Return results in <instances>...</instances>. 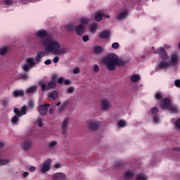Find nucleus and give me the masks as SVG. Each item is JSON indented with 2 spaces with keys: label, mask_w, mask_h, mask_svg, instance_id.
<instances>
[{
  "label": "nucleus",
  "mask_w": 180,
  "mask_h": 180,
  "mask_svg": "<svg viewBox=\"0 0 180 180\" xmlns=\"http://www.w3.org/2000/svg\"><path fill=\"white\" fill-rule=\"evenodd\" d=\"M178 61H179V56L178 54L173 53L170 56V61L169 62L170 67H175L178 64Z\"/></svg>",
  "instance_id": "nucleus-7"
},
{
  "label": "nucleus",
  "mask_w": 180,
  "mask_h": 180,
  "mask_svg": "<svg viewBox=\"0 0 180 180\" xmlns=\"http://www.w3.org/2000/svg\"><path fill=\"white\" fill-rule=\"evenodd\" d=\"M52 180H65V174L63 173H56L53 174Z\"/></svg>",
  "instance_id": "nucleus-18"
},
{
  "label": "nucleus",
  "mask_w": 180,
  "mask_h": 180,
  "mask_svg": "<svg viewBox=\"0 0 180 180\" xmlns=\"http://www.w3.org/2000/svg\"><path fill=\"white\" fill-rule=\"evenodd\" d=\"M171 105V100L169 98H164L160 103V108L162 109H168Z\"/></svg>",
  "instance_id": "nucleus-13"
},
{
  "label": "nucleus",
  "mask_w": 180,
  "mask_h": 180,
  "mask_svg": "<svg viewBox=\"0 0 180 180\" xmlns=\"http://www.w3.org/2000/svg\"><path fill=\"white\" fill-rule=\"evenodd\" d=\"M27 110V107L26 105H23L21 108V110H19V108H15L13 109V112L15 113V115L11 119V123L14 126H17L19 124V118L22 117V116L26 115Z\"/></svg>",
  "instance_id": "nucleus-2"
},
{
  "label": "nucleus",
  "mask_w": 180,
  "mask_h": 180,
  "mask_svg": "<svg viewBox=\"0 0 180 180\" xmlns=\"http://www.w3.org/2000/svg\"><path fill=\"white\" fill-rule=\"evenodd\" d=\"M117 124L119 127H126L127 124L126 123L125 120H121L117 122Z\"/></svg>",
  "instance_id": "nucleus-31"
},
{
  "label": "nucleus",
  "mask_w": 180,
  "mask_h": 180,
  "mask_svg": "<svg viewBox=\"0 0 180 180\" xmlns=\"http://www.w3.org/2000/svg\"><path fill=\"white\" fill-rule=\"evenodd\" d=\"M22 69L25 72H29V71H30V66L28 64H25Z\"/></svg>",
  "instance_id": "nucleus-39"
},
{
  "label": "nucleus",
  "mask_w": 180,
  "mask_h": 180,
  "mask_svg": "<svg viewBox=\"0 0 180 180\" xmlns=\"http://www.w3.org/2000/svg\"><path fill=\"white\" fill-rule=\"evenodd\" d=\"M57 82L56 79L53 78L51 82H50L47 85V89H53L56 88V82Z\"/></svg>",
  "instance_id": "nucleus-22"
},
{
  "label": "nucleus",
  "mask_w": 180,
  "mask_h": 180,
  "mask_svg": "<svg viewBox=\"0 0 180 180\" xmlns=\"http://www.w3.org/2000/svg\"><path fill=\"white\" fill-rule=\"evenodd\" d=\"M74 91H75L74 87L71 86V87H70V88L68 89L67 91L68 92V94H72V93L74 92Z\"/></svg>",
  "instance_id": "nucleus-49"
},
{
  "label": "nucleus",
  "mask_w": 180,
  "mask_h": 180,
  "mask_svg": "<svg viewBox=\"0 0 180 180\" xmlns=\"http://www.w3.org/2000/svg\"><path fill=\"white\" fill-rule=\"evenodd\" d=\"M7 164H9V160L0 159V165H7Z\"/></svg>",
  "instance_id": "nucleus-41"
},
{
  "label": "nucleus",
  "mask_w": 180,
  "mask_h": 180,
  "mask_svg": "<svg viewBox=\"0 0 180 180\" xmlns=\"http://www.w3.org/2000/svg\"><path fill=\"white\" fill-rule=\"evenodd\" d=\"M21 147L24 151H27V150H30V148L33 147V141L30 138L25 139Z\"/></svg>",
  "instance_id": "nucleus-5"
},
{
  "label": "nucleus",
  "mask_w": 180,
  "mask_h": 180,
  "mask_svg": "<svg viewBox=\"0 0 180 180\" xmlns=\"http://www.w3.org/2000/svg\"><path fill=\"white\" fill-rule=\"evenodd\" d=\"M58 84H64V77H60L58 79Z\"/></svg>",
  "instance_id": "nucleus-54"
},
{
  "label": "nucleus",
  "mask_w": 180,
  "mask_h": 180,
  "mask_svg": "<svg viewBox=\"0 0 180 180\" xmlns=\"http://www.w3.org/2000/svg\"><path fill=\"white\" fill-rule=\"evenodd\" d=\"M153 122H155V123H158V116L157 115L153 116Z\"/></svg>",
  "instance_id": "nucleus-53"
},
{
  "label": "nucleus",
  "mask_w": 180,
  "mask_h": 180,
  "mask_svg": "<svg viewBox=\"0 0 180 180\" xmlns=\"http://www.w3.org/2000/svg\"><path fill=\"white\" fill-rule=\"evenodd\" d=\"M70 123V118L67 117L65 118L62 124V131L63 134H65L68 131V124Z\"/></svg>",
  "instance_id": "nucleus-14"
},
{
  "label": "nucleus",
  "mask_w": 180,
  "mask_h": 180,
  "mask_svg": "<svg viewBox=\"0 0 180 180\" xmlns=\"http://www.w3.org/2000/svg\"><path fill=\"white\" fill-rule=\"evenodd\" d=\"M116 65H126V60L120 58L116 56Z\"/></svg>",
  "instance_id": "nucleus-28"
},
{
  "label": "nucleus",
  "mask_w": 180,
  "mask_h": 180,
  "mask_svg": "<svg viewBox=\"0 0 180 180\" xmlns=\"http://www.w3.org/2000/svg\"><path fill=\"white\" fill-rule=\"evenodd\" d=\"M63 82L65 85H70V84H71V81H70V79H66Z\"/></svg>",
  "instance_id": "nucleus-59"
},
{
  "label": "nucleus",
  "mask_w": 180,
  "mask_h": 180,
  "mask_svg": "<svg viewBox=\"0 0 180 180\" xmlns=\"http://www.w3.org/2000/svg\"><path fill=\"white\" fill-rule=\"evenodd\" d=\"M173 151L179 152L180 151V148H173Z\"/></svg>",
  "instance_id": "nucleus-64"
},
{
  "label": "nucleus",
  "mask_w": 180,
  "mask_h": 180,
  "mask_svg": "<svg viewBox=\"0 0 180 180\" xmlns=\"http://www.w3.org/2000/svg\"><path fill=\"white\" fill-rule=\"evenodd\" d=\"M158 67L162 70H167L171 67V65L169 64V62L167 61V60H162L160 62Z\"/></svg>",
  "instance_id": "nucleus-15"
},
{
  "label": "nucleus",
  "mask_w": 180,
  "mask_h": 180,
  "mask_svg": "<svg viewBox=\"0 0 180 180\" xmlns=\"http://www.w3.org/2000/svg\"><path fill=\"white\" fill-rule=\"evenodd\" d=\"M134 176V173L127 171L124 174V179H131Z\"/></svg>",
  "instance_id": "nucleus-24"
},
{
  "label": "nucleus",
  "mask_w": 180,
  "mask_h": 180,
  "mask_svg": "<svg viewBox=\"0 0 180 180\" xmlns=\"http://www.w3.org/2000/svg\"><path fill=\"white\" fill-rule=\"evenodd\" d=\"M89 127L91 130H98L101 127V122L98 121H91L89 123Z\"/></svg>",
  "instance_id": "nucleus-11"
},
{
  "label": "nucleus",
  "mask_w": 180,
  "mask_h": 180,
  "mask_svg": "<svg viewBox=\"0 0 180 180\" xmlns=\"http://www.w3.org/2000/svg\"><path fill=\"white\" fill-rule=\"evenodd\" d=\"M47 31L41 30L37 32V36L42 39V44L45 46L46 51L48 53H53L56 56L60 54H65L67 53V48H61V44L57 40L51 37H47Z\"/></svg>",
  "instance_id": "nucleus-1"
},
{
  "label": "nucleus",
  "mask_w": 180,
  "mask_h": 180,
  "mask_svg": "<svg viewBox=\"0 0 180 180\" xmlns=\"http://www.w3.org/2000/svg\"><path fill=\"white\" fill-rule=\"evenodd\" d=\"M4 147H5V143L0 142V148H4Z\"/></svg>",
  "instance_id": "nucleus-62"
},
{
  "label": "nucleus",
  "mask_w": 180,
  "mask_h": 180,
  "mask_svg": "<svg viewBox=\"0 0 180 180\" xmlns=\"http://www.w3.org/2000/svg\"><path fill=\"white\" fill-rule=\"evenodd\" d=\"M68 105V101H65L61 106L65 108V107Z\"/></svg>",
  "instance_id": "nucleus-60"
},
{
  "label": "nucleus",
  "mask_w": 180,
  "mask_h": 180,
  "mask_svg": "<svg viewBox=\"0 0 180 180\" xmlns=\"http://www.w3.org/2000/svg\"><path fill=\"white\" fill-rule=\"evenodd\" d=\"M64 107H62V105H60V107L58 109V113H62L63 110H64Z\"/></svg>",
  "instance_id": "nucleus-61"
},
{
  "label": "nucleus",
  "mask_w": 180,
  "mask_h": 180,
  "mask_svg": "<svg viewBox=\"0 0 180 180\" xmlns=\"http://www.w3.org/2000/svg\"><path fill=\"white\" fill-rule=\"evenodd\" d=\"M129 13H130V11L128 9L122 11L117 15V20H124V19H127V16H129Z\"/></svg>",
  "instance_id": "nucleus-8"
},
{
  "label": "nucleus",
  "mask_w": 180,
  "mask_h": 180,
  "mask_svg": "<svg viewBox=\"0 0 180 180\" xmlns=\"http://www.w3.org/2000/svg\"><path fill=\"white\" fill-rule=\"evenodd\" d=\"M96 27H98V25H96V24L90 25L91 32H96Z\"/></svg>",
  "instance_id": "nucleus-43"
},
{
  "label": "nucleus",
  "mask_w": 180,
  "mask_h": 180,
  "mask_svg": "<svg viewBox=\"0 0 180 180\" xmlns=\"http://www.w3.org/2000/svg\"><path fill=\"white\" fill-rule=\"evenodd\" d=\"M46 56V53L43 51H40L37 52V56L35 57V61L37 63H40L41 61V58H43Z\"/></svg>",
  "instance_id": "nucleus-19"
},
{
  "label": "nucleus",
  "mask_w": 180,
  "mask_h": 180,
  "mask_svg": "<svg viewBox=\"0 0 180 180\" xmlns=\"http://www.w3.org/2000/svg\"><path fill=\"white\" fill-rule=\"evenodd\" d=\"M80 22L82 23V25H88V23L89 22V20L86 18H82L80 19Z\"/></svg>",
  "instance_id": "nucleus-35"
},
{
  "label": "nucleus",
  "mask_w": 180,
  "mask_h": 180,
  "mask_svg": "<svg viewBox=\"0 0 180 180\" xmlns=\"http://www.w3.org/2000/svg\"><path fill=\"white\" fill-rule=\"evenodd\" d=\"M39 85L41 88V91L44 92V91H46V89H47V84L46 83H44V82H41L39 83Z\"/></svg>",
  "instance_id": "nucleus-34"
},
{
  "label": "nucleus",
  "mask_w": 180,
  "mask_h": 180,
  "mask_svg": "<svg viewBox=\"0 0 180 180\" xmlns=\"http://www.w3.org/2000/svg\"><path fill=\"white\" fill-rule=\"evenodd\" d=\"M136 180H147V176L141 173L136 176Z\"/></svg>",
  "instance_id": "nucleus-33"
},
{
  "label": "nucleus",
  "mask_w": 180,
  "mask_h": 180,
  "mask_svg": "<svg viewBox=\"0 0 180 180\" xmlns=\"http://www.w3.org/2000/svg\"><path fill=\"white\" fill-rule=\"evenodd\" d=\"M75 30L78 36H82L85 32V27L82 25H79L75 28Z\"/></svg>",
  "instance_id": "nucleus-16"
},
{
  "label": "nucleus",
  "mask_w": 180,
  "mask_h": 180,
  "mask_svg": "<svg viewBox=\"0 0 180 180\" xmlns=\"http://www.w3.org/2000/svg\"><path fill=\"white\" fill-rule=\"evenodd\" d=\"M13 95L15 98H18V96H25V91H23V90H15L13 92Z\"/></svg>",
  "instance_id": "nucleus-21"
},
{
  "label": "nucleus",
  "mask_w": 180,
  "mask_h": 180,
  "mask_svg": "<svg viewBox=\"0 0 180 180\" xmlns=\"http://www.w3.org/2000/svg\"><path fill=\"white\" fill-rule=\"evenodd\" d=\"M44 64H45L46 65H50V64H51V60L47 59V60L44 62Z\"/></svg>",
  "instance_id": "nucleus-55"
},
{
  "label": "nucleus",
  "mask_w": 180,
  "mask_h": 180,
  "mask_svg": "<svg viewBox=\"0 0 180 180\" xmlns=\"http://www.w3.org/2000/svg\"><path fill=\"white\" fill-rule=\"evenodd\" d=\"M60 61V57L58 56H56L54 58H53V63L54 64H57V63Z\"/></svg>",
  "instance_id": "nucleus-51"
},
{
  "label": "nucleus",
  "mask_w": 180,
  "mask_h": 180,
  "mask_svg": "<svg viewBox=\"0 0 180 180\" xmlns=\"http://www.w3.org/2000/svg\"><path fill=\"white\" fill-rule=\"evenodd\" d=\"M8 53V46H4L0 49V55L5 56Z\"/></svg>",
  "instance_id": "nucleus-32"
},
{
  "label": "nucleus",
  "mask_w": 180,
  "mask_h": 180,
  "mask_svg": "<svg viewBox=\"0 0 180 180\" xmlns=\"http://www.w3.org/2000/svg\"><path fill=\"white\" fill-rule=\"evenodd\" d=\"M131 82H139L140 81V75L134 74L130 78Z\"/></svg>",
  "instance_id": "nucleus-27"
},
{
  "label": "nucleus",
  "mask_w": 180,
  "mask_h": 180,
  "mask_svg": "<svg viewBox=\"0 0 180 180\" xmlns=\"http://www.w3.org/2000/svg\"><path fill=\"white\" fill-rule=\"evenodd\" d=\"M29 171H30V172H34V171H36V167L34 166H32L29 168Z\"/></svg>",
  "instance_id": "nucleus-57"
},
{
  "label": "nucleus",
  "mask_w": 180,
  "mask_h": 180,
  "mask_svg": "<svg viewBox=\"0 0 180 180\" xmlns=\"http://www.w3.org/2000/svg\"><path fill=\"white\" fill-rule=\"evenodd\" d=\"M119 47H120V44H119V43H117V42H114L112 44V49L117 50V49H119Z\"/></svg>",
  "instance_id": "nucleus-40"
},
{
  "label": "nucleus",
  "mask_w": 180,
  "mask_h": 180,
  "mask_svg": "<svg viewBox=\"0 0 180 180\" xmlns=\"http://www.w3.org/2000/svg\"><path fill=\"white\" fill-rule=\"evenodd\" d=\"M155 98L158 99V101H161V99H162V95L161 93L158 92L155 94Z\"/></svg>",
  "instance_id": "nucleus-37"
},
{
  "label": "nucleus",
  "mask_w": 180,
  "mask_h": 180,
  "mask_svg": "<svg viewBox=\"0 0 180 180\" xmlns=\"http://www.w3.org/2000/svg\"><path fill=\"white\" fill-rule=\"evenodd\" d=\"M170 112H173V113H177L178 112V108L175 105H169V108H167Z\"/></svg>",
  "instance_id": "nucleus-30"
},
{
  "label": "nucleus",
  "mask_w": 180,
  "mask_h": 180,
  "mask_svg": "<svg viewBox=\"0 0 180 180\" xmlns=\"http://www.w3.org/2000/svg\"><path fill=\"white\" fill-rule=\"evenodd\" d=\"M174 85L175 86H176L177 88H180V79H176L174 82Z\"/></svg>",
  "instance_id": "nucleus-47"
},
{
  "label": "nucleus",
  "mask_w": 180,
  "mask_h": 180,
  "mask_svg": "<svg viewBox=\"0 0 180 180\" xmlns=\"http://www.w3.org/2000/svg\"><path fill=\"white\" fill-rule=\"evenodd\" d=\"M26 63L30 67V68H33V66L36 65V63L34 62V60H33L32 58H27Z\"/></svg>",
  "instance_id": "nucleus-26"
},
{
  "label": "nucleus",
  "mask_w": 180,
  "mask_h": 180,
  "mask_svg": "<svg viewBox=\"0 0 180 180\" xmlns=\"http://www.w3.org/2000/svg\"><path fill=\"white\" fill-rule=\"evenodd\" d=\"M29 78V75L27 73H23V74H20L17 76V79H23V81H27V79Z\"/></svg>",
  "instance_id": "nucleus-25"
},
{
  "label": "nucleus",
  "mask_w": 180,
  "mask_h": 180,
  "mask_svg": "<svg viewBox=\"0 0 180 180\" xmlns=\"http://www.w3.org/2000/svg\"><path fill=\"white\" fill-rule=\"evenodd\" d=\"M56 144H57V141H53L49 143V148H54V147L56 146Z\"/></svg>",
  "instance_id": "nucleus-38"
},
{
  "label": "nucleus",
  "mask_w": 180,
  "mask_h": 180,
  "mask_svg": "<svg viewBox=\"0 0 180 180\" xmlns=\"http://www.w3.org/2000/svg\"><path fill=\"white\" fill-rule=\"evenodd\" d=\"M93 70L94 72H99V66L98 65H94Z\"/></svg>",
  "instance_id": "nucleus-48"
},
{
  "label": "nucleus",
  "mask_w": 180,
  "mask_h": 180,
  "mask_svg": "<svg viewBox=\"0 0 180 180\" xmlns=\"http://www.w3.org/2000/svg\"><path fill=\"white\" fill-rule=\"evenodd\" d=\"M51 164V159H47L43 164L41 167L42 172H49L50 171V165Z\"/></svg>",
  "instance_id": "nucleus-9"
},
{
  "label": "nucleus",
  "mask_w": 180,
  "mask_h": 180,
  "mask_svg": "<svg viewBox=\"0 0 180 180\" xmlns=\"http://www.w3.org/2000/svg\"><path fill=\"white\" fill-rule=\"evenodd\" d=\"M22 176L23 178H27L29 176V173L28 172H25L23 174H22Z\"/></svg>",
  "instance_id": "nucleus-58"
},
{
  "label": "nucleus",
  "mask_w": 180,
  "mask_h": 180,
  "mask_svg": "<svg viewBox=\"0 0 180 180\" xmlns=\"http://www.w3.org/2000/svg\"><path fill=\"white\" fill-rule=\"evenodd\" d=\"M2 103H3L4 106H8L9 101H8V100H3Z\"/></svg>",
  "instance_id": "nucleus-56"
},
{
  "label": "nucleus",
  "mask_w": 180,
  "mask_h": 180,
  "mask_svg": "<svg viewBox=\"0 0 180 180\" xmlns=\"http://www.w3.org/2000/svg\"><path fill=\"white\" fill-rule=\"evenodd\" d=\"M103 63L107 65L110 71H115L116 68V55L110 54L103 59Z\"/></svg>",
  "instance_id": "nucleus-3"
},
{
  "label": "nucleus",
  "mask_w": 180,
  "mask_h": 180,
  "mask_svg": "<svg viewBox=\"0 0 180 180\" xmlns=\"http://www.w3.org/2000/svg\"><path fill=\"white\" fill-rule=\"evenodd\" d=\"M73 74H79V68H75L73 70Z\"/></svg>",
  "instance_id": "nucleus-52"
},
{
  "label": "nucleus",
  "mask_w": 180,
  "mask_h": 180,
  "mask_svg": "<svg viewBox=\"0 0 180 180\" xmlns=\"http://www.w3.org/2000/svg\"><path fill=\"white\" fill-rule=\"evenodd\" d=\"M151 113H152V115H157L158 113V108L153 107L151 109Z\"/></svg>",
  "instance_id": "nucleus-42"
},
{
  "label": "nucleus",
  "mask_w": 180,
  "mask_h": 180,
  "mask_svg": "<svg viewBox=\"0 0 180 180\" xmlns=\"http://www.w3.org/2000/svg\"><path fill=\"white\" fill-rule=\"evenodd\" d=\"M94 53H96L97 54H100V53H102V51L103 50V47L101 46H96L94 47Z\"/></svg>",
  "instance_id": "nucleus-29"
},
{
  "label": "nucleus",
  "mask_w": 180,
  "mask_h": 180,
  "mask_svg": "<svg viewBox=\"0 0 180 180\" xmlns=\"http://www.w3.org/2000/svg\"><path fill=\"white\" fill-rule=\"evenodd\" d=\"M122 165H123V163L118 162L116 163V167H122Z\"/></svg>",
  "instance_id": "nucleus-63"
},
{
  "label": "nucleus",
  "mask_w": 180,
  "mask_h": 180,
  "mask_svg": "<svg viewBox=\"0 0 180 180\" xmlns=\"http://www.w3.org/2000/svg\"><path fill=\"white\" fill-rule=\"evenodd\" d=\"M50 105L49 104H44L40 105L38 108V112L41 116H46L47 115V112H49V107Z\"/></svg>",
  "instance_id": "nucleus-6"
},
{
  "label": "nucleus",
  "mask_w": 180,
  "mask_h": 180,
  "mask_svg": "<svg viewBox=\"0 0 180 180\" xmlns=\"http://www.w3.org/2000/svg\"><path fill=\"white\" fill-rule=\"evenodd\" d=\"M37 92V86H32L26 90V94H36Z\"/></svg>",
  "instance_id": "nucleus-23"
},
{
  "label": "nucleus",
  "mask_w": 180,
  "mask_h": 180,
  "mask_svg": "<svg viewBox=\"0 0 180 180\" xmlns=\"http://www.w3.org/2000/svg\"><path fill=\"white\" fill-rule=\"evenodd\" d=\"M103 16L104 18H105V19H109V18H110V15L105 14V11H101V13L96 14V16H95L96 22H101V20L103 19Z\"/></svg>",
  "instance_id": "nucleus-10"
},
{
  "label": "nucleus",
  "mask_w": 180,
  "mask_h": 180,
  "mask_svg": "<svg viewBox=\"0 0 180 180\" xmlns=\"http://www.w3.org/2000/svg\"><path fill=\"white\" fill-rule=\"evenodd\" d=\"M89 40V37L88 35H84L83 36V41L86 42Z\"/></svg>",
  "instance_id": "nucleus-50"
},
{
  "label": "nucleus",
  "mask_w": 180,
  "mask_h": 180,
  "mask_svg": "<svg viewBox=\"0 0 180 180\" xmlns=\"http://www.w3.org/2000/svg\"><path fill=\"white\" fill-rule=\"evenodd\" d=\"M110 36V30H104L101 31L98 34L99 39H109Z\"/></svg>",
  "instance_id": "nucleus-12"
},
{
  "label": "nucleus",
  "mask_w": 180,
  "mask_h": 180,
  "mask_svg": "<svg viewBox=\"0 0 180 180\" xmlns=\"http://www.w3.org/2000/svg\"><path fill=\"white\" fill-rule=\"evenodd\" d=\"M110 106H112V104H110V102L108 100H103L101 102V108L103 110H108L110 109Z\"/></svg>",
  "instance_id": "nucleus-17"
},
{
  "label": "nucleus",
  "mask_w": 180,
  "mask_h": 180,
  "mask_svg": "<svg viewBox=\"0 0 180 180\" xmlns=\"http://www.w3.org/2000/svg\"><path fill=\"white\" fill-rule=\"evenodd\" d=\"M28 106H29V108H34V102L32 100H30L28 102Z\"/></svg>",
  "instance_id": "nucleus-46"
},
{
  "label": "nucleus",
  "mask_w": 180,
  "mask_h": 180,
  "mask_svg": "<svg viewBox=\"0 0 180 180\" xmlns=\"http://www.w3.org/2000/svg\"><path fill=\"white\" fill-rule=\"evenodd\" d=\"M37 124H38L39 127H43V119L39 118L37 120Z\"/></svg>",
  "instance_id": "nucleus-44"
},
{
  "label": "nucleus",
  "mask_w": 180,
  "mask_h": 180,
  "mask_svg": "<svg viewBox=\"0 0 180 180\" xmlns=\"http://www.w3.org/2000/svg\"><path fill=\"white\" fill-rule=\"evenodd\" d=\"M74 25L72 24H69L66 26V29L68 32H72L74 30Z\"/></svg>",
  "instance_id": "nucleus-36"
},
{
  "label": "nucleus",
  "mask_w": 180,
  "mask_h": 180,
  "mask_svg": "<svg viewBox=\"0 0 180 180\" xmlns=\"http://www.w3.org/2000/svg\"><path fill=\"white\" fill-rule=\"evenodd\" d=\"M49 101H56L57 98L58 97V93L57 91H53L51 93L49 94Z\"/></svg>",
  "instance_id": "nucleus-20"
},
{
  "label": "nucleus",
  "mask_w": 180,
  "mask_h": 180,
  "mask_svg": "<svg viewBox=\"0 0 180 180\" xmlns=\"http://www.w3.org/2000/svg\"><path fill=\"white\" fill-rule=\"evenodd\" d=\"M154 54H158L160 60H167L169 58L164 47L158 48L156 51H154Z\"/></svg>",
  "instance_id": "nucleus-4"
},
{
  "label": "nucleus",
  "mask_w": 180,
  "mask_h": 180,
  "mask_svg": "<svg viewBox=\"0 0 180 180\" xmlns=\"http://www.w3.org/2000/svg\"><path fill=\"white\" fill-rule=\"evenodd\" d=\"M176 128L180 130V118L176 121Z\"/></svg>",
  "instance_id": "nucleus-45"
}]
</instances>
